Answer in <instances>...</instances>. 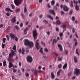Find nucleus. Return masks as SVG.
<instances>
[{"label": "nucleus", "instance_id": "nucleus-1", "mask_svg": "<svg viewBox=\"0 0 80 80\" xmlns=\"http://www.w3.org/2000/svg\"><path fill=\"white\" fill-rule=\"evenodd\" d=\"M16 45L14 44L12 48V49L13 50H12L11 52L10 53L9 55V58H8V61H10L12 60V58H13L14 56H15L16 55L15 53V52H16Z\"/></svg>", "mask_w": 80, "mask_h": 80}, {"label": "nucleus", "instance_id": "nucleus-2", "mask_svg": "<svg viewBox=\"0 0 80 80\" xmlns=\"http://www.w3.org/2000/svg\"><path fill=\"white\" fill-rule=\"evenodd\" d=\"M24 43L26 46H28L30 48H32L34 45L33 42L32 41H30L28 39L24 40Z\"/></svg>", "mask_w": 80, "mask_h": 80}, {"label": "nucleus", "instance_id": "nucleus-3", "mask_svg": "<svg viewBox=\"0 0 80 80\" xmlns=\"http://www.w3.org/2000/svg\"><path fill=\"white\" fill-rule=\"evenodd\" d=\"M61 8H63V10L65 12H68V8L66 5H64L63 6L62 5H61L60 6Z\"/></svg>", "mask_w": 80, "mask_h": 80}, {"label": "nucleus", "instance_id": "nucleus-4", "mask_svg": "<svg viewBox=\"0 0 80 80\" xmlns=\"http://www.w3.org/2000/svg\"><path fill=\"white\" fill-rule=\"evenodd\" d=\"M38 35V33H37V30H34L33 32V35L35 40L36 39H37V36Z\"/></svg>", "mask_w": 80, "mask_h": 80}, {"label": "nucleus", "instance_id": "nucleus-5", "mask_svg": "<svg viewBox=\"0 0 80 80\" xmlns=\"http://www.w3.org/2000/svg\"><path fill=\"white\" fill-rule=\"evenodd\" d=\"M27 60L28 62L31 63L33 61V58L31 56H29L27 57Z\"/></svg>", "mask_w": 80, "mask_h": 80}, {"label": "nucleus", "instance_id": "nucleus-6", "mask_svg": "<svg viewBox=\"0 0 80 80\" xmlns=\"http://www.w3.org/2000/svg\"><path fill=\"white\" fill-rule=\"evenodd\" d=\"M74 72L76 75H79L80 74V70L78 68H75Z\"/></svg>", "mask_w": 80, "mask_h": 80}, {"label": "nucleus", "instance_id": "nucleus-7", "mask_svg": "<svg viewBox=\"0 0 80 80\" xmlns=\"http://www.w3.org/2000/svg\"><path fill=\"white\" fill-rule=\"evenodd\" d=\"M14 2L17 6H18L20 3V0H14Z\"/></svg>", "mask_w": 80, "mask_h": 80}, {"label": "nucleus", "instance_id": "nucleus-8", "mask_svg": "<svg viewBox=\"0 0 80 80\" xmlns=\"http://www.w3.org/2000/svg\"><path fill=\"white\" fill-rule=\"evenodd\" d=\"M39 39H38L36 40V47L37 49V50H39V48H38V45H39L40 43L38 42H39Z\"/></svg>", "mask_w": 80, "mask_h": 80}, {"label": "nucleus", "instance_id": "nucleus-9", "mask_svg": "<svg viewBox=\"0 0 80 80\" xmlns=\"http://www.w3.org/2000/svg\"><path fill=\"white\" fill-rule=\"evenodd\" d=\"M11 60H12V58H11ZM11 60L9 61H8V62H9V65L8 66V67L9 68H10L11 67H13V64H12V62L10 61H11Z\"/></svg>", "mask_w": 80, "mask_h": 80}, {"label": "nucleus", "instance_id": "nucleus-10", "mask_svg": "<svg viewBox=\"0 0 80 80\" xmlns=\"http://www.w3.org/2000/svg\"><path fill=\"white\" fill-rule=\"evenodd\" d=\"M30 29V28H26L25 29H24V35H26L27 33V32L28 30Z\"/></svg>", "mask_w": 80, "mask_h": 80}, {"label": "nucleus", "instance_id": "nucleus-11", "mask_svg": "<svg viewBox=\"0 0 80 80\" xmlns=\"http://www.w3.org/2000/svg\"><path fill=\"white\" fill-rule=\"evenodd\" d=\"M10 36L11 37V39H12V40H14V38L15 37V34L10 33Z\"/></svg>", "mask_w": 80, "mask_h": 80}, {"label": "nucleus", "instance_id": "nucleus-12", "mask_svg": "<svg viewBox=\"0 0 80 80\" xmlns=\"http://www.w3.org/2000/svg\"><path fill=\"white\" fill-rule=\"evenodd\" d=\"M58 48H59L60 51V52H62V51H63V48H62V45L60 44H58Z\"/></svg>", "mask_w": 80, "mask_h": 80}, {"label": "nucleus", "instance_id": "nucleus-13", "mask_svg": "<svg viewBox=\"0 0 80 80\" xmlns=\"http://www.w3.org/2000/svg\"><path fill=\"white\" fill-rule=\"evenodd\" d=\"M11 22L12 23H15L16 22V17L14 16L11 19Z\"/></svg>", "mask_w": 80, "mask_h": 80}, {"label": "nucleus", "instance_id": "nucleus-14", "mask_svg": "<svg viewBox=\"0 0 80 80\" xmlns=\"http://www.w3.org/2000/svg\"><path fill=\"white\" fill-rule=\"evenodd\" d=\"M54 10H52V9H51L50 10H49V13H52V14H53V15H55V12H54Z\"/></svg>", "mask_w": 80, "mask_h": 80}, {"label": "nucleus", "instance_id": "nucleus-15", "mask_svg": "<svg viewBox=\"0 0 80 80\" xmlns=\"http://www.w3.org/2000/svg\"><path fill=\"white\" fill-rule=\"evenodd\" d=\"M75 9L77 11H78L80 10V7H79V6L78 5H76Z\"/></svg>", "mask_w": 80, "mask_h": 80}, {"label": "nucleus", "instance_id": "nucleus-16", "mask_svg": "<svg viewBox=\"0 0 80 80\" xmlns=\"http://www.w3.org/2000/svg\"><path fill=\"white\" fill-rule=\"evenodd\" d=\"M51 78L52 79H53L55 78V75H54V73H53V72H52L51 73Z\"/></svg>", "mask_w": 80, "mask_h": 80}, {"label": "nucleus", "instance_id": "nucleus-17", "mask_svg": "<svg viewBox=\"0 0 80 80\" xmlns=\"http://www.w3.org/2000/svg\"><path fill=\"white\" fill-rule=\"evenodd\" d=\"M6 11L7 12H13L12 10H11L9 8H6L5 9Z\"/></svg>", "mask_w": 80, "mask_h": 80}, {"label": "nucleus", "instance_id": "nucleus-18", "mask_svg": "<svg viewBox=\"0 0 80 80\" xmlns=\"http://www.w3.org/2000/svg\"><path fill=\"white\" fill-rule=\"evenodd\" d=\"M61 23V22H60V21L59 20H58L56 22V25H60Z\"/></svg>", "mask_w": 80, "mask_h": 80}, {"label": "nucleus", "instance_id": "nucleus-19", "mask_svg": "<svg viewBox=\"0 0 80 80\" xmlns=\"http://www.w3.org/2000/svg\"><path fill=\"white\" fill-rule=\"evenodd\" d=\"M47 17L48 18H49L51 20H53V17H52V16H51V15H47Z\"/></svg>", "mask_w": 80, "mask_h": 80}, {"label": "nucleus", "instance_id": "nucleus-20", "mask_svg": "<svg viewBox=\"0 0 80 80\" xmlns=\"http://www.w3.org/2000/svg\"><path fill=\"white\" fill-rule=\"evenodd\" d=\"M62 71V70L59 69L58 71L57 72V75L58 76H59L60 75V73Z\"/></svg>", "mask_w": 80, "mask_h": 80}, {"label": "nucleus", "instance_id": "nucleus-21", "mask_svg": "<svg viewBox=\"0 0 80 80\" xmlns=\"http://www.w3.org/2000/svg\"><path fill=\"white\" fill-rule=\"evenodd\" d=\"M70 5V7H71V8H73V1H71L70 2V3L69 4Z\"/></svg>", "mask_w": 80, "mask_h": 80}, {"label": "nucleus", "instance_id": "nucleus-22", "mask_svg": "<svg viewBox=\"0 0 80 80\" xmlns=\"http://www.w3.org/2000/svg\"><path fill=\"white\" fill-rule=\"evenodd\" d=\"M25 52V51L24 48H22V55H24Z\"/></svg>", "mask_w": 80, "mask_h": 80}, {"label": "nucleus", "instance_id": "nucleus-23", "mask_svg": "<svg viewBox=\"0 0 80 80\" xmlns=\"http://www.w3.org/2000/svg\"><path fill=\"white\" fill-rule=\"evenodd\" d=\"M67 67V63H65L63 67V69H65Z\"/></svg>", "mask_w": 80, "mask_h": 80}, {"label": "nucleus", "instance_id": "nucleus-24", "mask_svg": "<svg viewBox=\"0 0 80 80\" xmlns=\"http://www.w3.org/2000/svg\"><path fill=\"white\" fill-rule=\"evenodd\" d=\"M74 60L75 63H77L78 61H77V57H74Z\"/></svg>", "mask_w": 80, "mask_h": 80}, {"label": "nucleus", "instance_id": "nucleus-25", "mask_svg": "<svg viewBox=\"0 0 80 80\" xmlns=\"http://www.w3.org/2000/svg\"><path fill=\"white\" fill-rule=\"evenodd\" d=\"M76 54H77V55H78V56H79V55H80V54L79 53H78V49H77L76 51Z\"/></svg>", "mask_w": 80, "mask_h": 80}, {"label": "nucleus", "instance_id": "nucleus-26", "mask_svg": "<svg viewBox=\"0 0 80 80\" xmlns=\"http://www.w3.org/2000/svg\"><path fill=\"white\" fill-rule=\"evenodd\" d=\"M68 51L67 50H66L65 51L64 54L65 55H68Z\"/></svg>", "mask_w": 80, "mask_h": 80}, {"label": "nucleus", "instance_id": "nucleus-27", "mask_svg": "<svg viewBox=\"0 0 80 80\" xmlns=\"http://www.w3.org/2000/svg\"><path fill=\"white\" fill-rule=\"evenodd\" d=\"M10 26H9L5 30V32H7L9 30V29H10Z\"/></svg>", "mask_w": 80, "mask_h": 80}, {"label": "nucleus", "instance_id": "nucleus-28", "mask_svg": "<svg viewBox=\"0 0 80 80\" xmlns=\"http://www.w3.org/2000/svg\"><path fill=\"white\" fill-rule=\"evenodd\" d=\"M73 2L76 4V5H77L78 4V1H75V0H73Z\"/></svg>", "mask_w": 80, "mask_h": 80}, {"label": "nucleus", "instance_id": "nucleus-29", "mask_svg": "<svg viewBox=\"0 0 80 80\" xmlns=\"http://www.w3.org/2000/svg\"><path fill=\"white\" fill-rule=\"evenodd\" d=\"M58 67L59 68H62V64H60L58 66Z\"/></svg>", "mask_w": 80, "mask_h": 80}, {"label": "nucleus", "instance_id": "nucleus-30", "mask_svg": "<svg viewBox=\"0 0 80 80\" xmlns=\"http://www.w3.org/2000/svg\"><path fill=\"white\" fill-rule=\"evenodd\" d=\"M55 1L53 0L52 1H51V4L52 5H53L55 4Z\"/></svg>", "mask_w": 80, "mask_h": 80}, {"label": "nucleus", "instance_id": "nucleus-31", "mask_svg": "<svg viewBox=\"0 0 80 80\" xmlns=\"http://www.w3.org/2000/svg\"><path fill=\"white\" fill-rule=\"evenodd\" d=\"M14 28H16L17 30H19L20 29V28H19V27H18V26L17 25L15 26H14Z\"/></svg>", "mask_w": 80, "mask_h": 80}, {"label": "nucleus", "instance_id": "nucleus-32", "mask_svg": "<svg viewBox=\"0 0 80 80\" xmlns=\"http://www.w3.org/2000/svg\"><path fill=\"white\" fill-rule=\"evenodd\" d=\"M47 58V57H46V56H43L42 57V59L43 60H44V61H45Z\"/></svg>", "mask_w": 80, "mask_h": 80}, {"label": "nucleus", "instance_id": "nucleus-33", "mask_svg": "<svg viewBox=\"0 0 80 80\" xmlns=\"http://www.w3.org/2000/svg\"><path fill=\"white\" fill-rule=\"evenodd\" d=\"M21 17H22V18H23V19H24V18L25 17V15H24L23 13H21Z\"/></svg>", "mask_w": 80, "mask_h": 80}, {"label": "nucleus", "instance_id": "nucleus-34", "mask_svg": "<svg viewBox=\"0 0 80 80\" xmlns=\"http://www.w3.org/2000/svg\"><path fill=\"white\" fill-rule=\"evenodd\" d=\"M6 37L7 38V39L8 41H9V40H10V38H9V36H8V35H7L6 36Z\"/></svg>", "mask_w": 80, "mask_h": 80}, {"label": "nucleus", "instance_id": "nucleus-35", "mask_svg": "<svg viewBox=\"0 0 80 80\" xmlns=\"http://www.w3.org/2000/svg\"><path fill=\"white\" fill-rule=\"evenodd\" d=\"M57 41H58V40H56L55 39H54L53 40V45L54 43H56V42H57Z\"/></svg>", "mask_w": 80, "mask_h": 80}, {"label": "nucleus", "instance_id": "nucleus-36", "mask_svg": "<svg viewBox=\"0 0 80 80\" xmlns=\"http://www.w3.org/2000/svg\"><path fill=\"white\" fill-rule=\"evenodd\" d=\"M41 45H44V46H45V43L44 42H43L42 41H41Z\"/></svg>", "mask_w": 80, "mask_h": 80}, {"label": "nucleus", "instance_id": "nucleus-37", "mask_svg": "<svg viewBox=\"0 0 80 80\" xmlns=\"http://www.w3.org/2000/svg\"><path fill=\"white\" fill-rule=\"evenodd\" d=\"M6 61H5V60H4L3 62V66H4V67H5L6 65Z\"/></svg>", "mask_w": 80, "mask_h": 80}, {"label": "nucleus", "instance_id": "nucleus-38", "mask_svg": "<svg viewBox=\"0 0 80 80\" xmlns=\"http://www.w3.org/2000/svg\"><path fill=\"white\" fill-rule=\"evenodd\" d=\"M12 71L13 72V73H15L16 72H17V70L15 68H12Z\"/></svg>", "mask_w": 80, "mask_h": 80}, {"label": "nucleus", "instance_id": "nucleus-39", "mask_svg": "<svg viewBox=\"0 0 80 80\" xmlns=\"http://www.w3.org/2000/svg\"><path fill=\"white\" fill-rule=\"evenodd\" d=\"M42 50H43V48H41L39 51L42 54H43V51H42Z\"/></svg>", "mask_w": 80, "mask_h": 80}, {"label": "nucleus", "instance_id": "nucleus-40", "mask_svg": "<svg viewBox=\"0 0 80 80\" xmlns=\"http://www.w3.org/2000/svg\"><path fill=\"white\" fill-rule=\"evenodd\" d=\"M20 8H17L16 11V13H18L20 12Z\"/></svg>", "mask_w": 80, "mask_h": 80}, {"label": "nucleus", "instance_id": "nucleus-41", "mask_svg": "<svg viewBox=\"0 0 80 80\" xmlns=\"http://www.w3.org/2000/svg\"><path fill=\"white\" fill-rule=\"evenodd\" d=\"M38 71H37V70H35V72H34V73H35V75H36V76H37V73H38Z\"/></svg>", "mask_w": 80, "mask_h": 80}, {"label": "nucleus", "instance_id": "nucleus-42", "mask_svg": "<svg viewBox=\"0 0 80 80\" xmlns=\"http://www.w3.org/2000/svg\"><path fill=\"white\" fill-rule=\"evenodd\" d=\"M43 22L45 24H47L48 23V21H47V20H44L43 21Z\"/></svg>", "mask_w": 80, "mask_h": 80}, {"label": "nucleus", "instance_id": "nucleus-43", "mask_svg": "<svg viewBox=\"0 0 80 80\" xmlns=\"http://www.w3.org/2000/svg\"><path fill=\"white\" fill-rule=\"evenodd\" d=\"M5 40H6V38H3L2 39V42L4 43H5V42H5Z\"/></svg>", "mask_w": 80, "mask_h": 80}, {"label": "nucleus", "instance_id": "nucleus-44", "mask_svg": "<svg viewBox=\"0 0 80 80\" xmlns=\"http://www.w3.org/2000/svg\"><path fill=\"white\" fill-rule=\"evenodd\" d=\"M72 20L73 22H74V21H75V17L74 16H73L72 18Z\"/></svg>", "mask_w": 80, "mask_h": 80}, {"label": "nucleus", "instance_id": "nucleus-45", "mask_svg": "<svg viewBox=\"0 0 80 80\" xmlns=\"http://www.w3.org/2000/svg\"><path fill=\"white\" fill-rule=\"evenodd\" d=\"M11 6L12 7V9H13V10H14L15 9V6H14V5L13 4H12L11 5Z\"/></svg>", "mask_w": 80, "mask_h": 80}, {"label": "nucleus", "instance_id": "nucleus-46", "mask_svg": "<svg viewBox=\"0 0 80 80\" xmlns=\"http://www.w3.org/2000/svg\"><path fill=\"white\" fill-rule=\"evenodd\" d=\"M11 13L10 12H8L6 13V15L8 16V17H9Z\"/></svg>", "mask_w": 80, "mask_h": 80}, {"label": "nucleus", "instance_id": "nucleus-47", "mask_svg": "<svg viewBox=\"0 0 80 80\" xmlns=\"http://www.w3.org/2000/svg\"><path fill=\"white\" fill-rule=\"evenodd\" d=\"M73 13V10H71L70 11L69 13V15H72V13Z\"/></svg>", "mask_w": 80, "mask_h": 80}, {"label": "nucleus", "instance_id": "nucleus-48", "mask_svg": "<svg viewBox=\"0 0 80 80\" xmlns=\"http://www.w3.org/2000/svg\"><path fill=\"white\" fill-rule=\"evenodd\" d=\"M25 75L26 77H29V74L27 72L25 73Z\"/></svg>", "mask_w": 80, "mask_h": 80}, {"label": "nucleus", "instance_id": "nucleus-49", "mask_svg": "<svg viewBox=\"0 0 80 80\" xmlns=\"http://www.w3.org/2000/svg\"><path fill=\"white\" fill-rule=\"evenodd\" d=\"M44 51L46 52H48V50L47 48H46L44 49Z\"/></svg>", "mask_w": 80, "mask_h": 80}, {"label": "nucleus", "instance_id": "nucleus-50", "mask_svg": "<svg viewBox=\"0 0 80 80\" xmlns=\"http://www.w3.org/2000/svg\"><path fill=\"white\" fill-rule=\"evenodd\" d=\"M61 13V15H64V12L63 11H61L60 12Z\"/></svg>", "mask_w": 80, "mask_h": 80}, {"label": "nucleus", "instance_id": "nucleus-51", "mask_svg": "<svg viewBox=\"0 0 80 80\" xmlns=\"http://www.w3.org/2000/svg\"><path fill=\"white\" fill-rule=\"evenodd\" d=\"M28 48H26V53H28V52H29V51L28 50H27L28 49Z\"/></svg>", "mask_w": 80, "mask_h": 80}, {"label": "nucleus", "instance_id": "nucleus-52", "mask_svg": "<svg viewBox=\"0 0 80 80\" xmlns=\"http://www.w3.org/2000/svg\"><path fill=\"white\" fill-rule=\"evenodd\" d=\"M14 39L15 41H18V39L16 37H14Z\"/></svg>", "mask_w": 80, "mask_h": 80}, {"label": "nucleus", "instance_id": "nucleus-53", "mask_svg": "<svg viewBox=\"0 0 80 80\" xmlns=\"http://www.w3.org/2000/svg\"><path fill=\"white\" fill-rule=\"evenodd\" d=\"M27 7H24V12H27Z\"/></svg>", "mask_w": 80, "mask_h": 80}, {"label": "nucleus", "instance_id": "nucleus-54", "mask_svg": "<svg viewBox=\"0 0 80 80\" xmlns=\"http://www.w3.org/2000/svg\"><path fill=\"white\" fill-rule=\"evenodd\" d=\"M2 48H5V44L2 43Z\"/></svg>", "mask_w": 80, "mask_h": 80}, {"label": "nucleus", "instance_id": "nucleus-55", "mask_svg": "<svg viewBox=\"0 0 80 80\" xmlns=\"http://www.w3.org/2000/svg\"><path fill=\"white\" fill-rule=\"evenodd\" d=\"M62 28H66V25H63L62 26Z\"/></svg>", "mask_w": 80, "mask_h": 80}, {"label": "nucleus", "instance_id": "nucleus-56", "mask_svg": "<svg viewBox=\"0 0 80 80\" xmlns=\"http://www.w3.org/2000/svg\"><path fill=\"white\" fill-rule=\"evenodd\" d=\"M59 36H60V37H62V36H63V33L62 32L60 33L59 34Z\"/></svg>", "mask_w": 80, "mask_h": 80}, {"label": "nucleus", "instance_id": "nucleus-57", "mask_svg": "<svg viewBox=\"0 0 80 80\" xmlns=\"http://www.w3.org/2000/svg\"><path fill=\"white\" fill-rule=\"evenodd\" d=\"M75 30V28H73L72 29V32L73 33H74Z\"/></svg>", "mask_w": 80, "mask_h": 80}, {"label": "nucleus", "instance_id": "nucleus-58", "mask_svg": "<svg viewBox=\"0 0 80 80\" xmlns=\"http://www.w3.org/2000/svg\"><path fill=\"white\" fill-rule=\"evenodd\" d=\"M72 75V72H70L68 74V76L70 77V76H71Z\"/></svg>", "mask_w": 80, "mask_h": 80}, {"label": "nucleus", "instance_id": "nucleus-59", "mask_svg": "<svg viewBox=\"0 0 80 80\" xmlns=\"http://www.w3.org/2000/svg\"><path fill=\"white\" fill-rule=\"evenodd\" d=\"M56 30L57 32H58V31H59V29H58V28H56Z\"/></svg>", "mask_w": 80, "mask_h": 80}, {"label": "nucleus", "instance_id": "nucleus-60", "mask_svg": "<svg viewBox=\"0 0 80 80\" xmlns=\"http://www.w3.org/2000/svg\"><path fill=\"white\" fill-rule=\"evenodd\" d=\"M49 69H51V68H52V65H50L49 66Z\"/></svg>", "mask_w": 80, "mask_h": 80}, {"label": "nucleus", "instance_id": "nucleus-61", "mask_svg": "<svg viewBox=\"0 0 80 80\" xmlns=\"http://www.w3.org/2000/svg\"><path fill=\"white\" fill-rule=\"evenodd\" d=\"M48 34V35H49L50 34V32L49 31H48L47 32H46Z\"/></svg>", "mask_w": 80, "mask_h": 80}, {"label": "nucleus", "instance_id": "nucleus-62", "mask_svg": "<svg viewBox=\"0 0 80 80\" xmlns=\"http://www.w3.org/2000/svg\"><path fill=\"white\" fill-rule=\"evenodd\" d=\"M62 59L61 58H58V61H61Z\"/></svg>", "mask_w": 80, "mask_h": 80}, {"label": "nucleus", "instance_id": "nucleus-63", "mask_svg": "<svg viewBox=\"0 0 80 80\" xmlns=\"http://www.w3.org/2000/svg\"><path fill=\"white\" fill-rule=\"evenodd\" d=\"M65 2H66V3H68L69 2V0H65Z\"/></svg>", "mask_w": 80, "mask_h": 80}, {"label": "nucleus", "instance_id": "nucleus-64", "mask_svg": "<svg viewBox=\"0 0 80 80\" xmlns=\"http://www.w3.org/2000/svg\"><path fill=\"white\" fill-rule=\"evenodd\" d=\"M76 77L75 76H74L72 78V80H74V79H75Z\"/></svg>", "mask_w": 80, "mask_h": 80}]
</instances>
